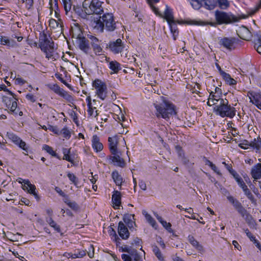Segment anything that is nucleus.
<instances>
[{
	"label": "nucleus",
	"instance_id": "nucleus-1",
	"mask_svg": "<svg viewBox=\"0 0 261 261\" xmlns=\"http://www.w3.org/2000/svg\"><path fill=\"white\" fill-rule=\"evenodd\" d=\"M116 24L113 14L107 13L100 17L96 22L94 28L99 32H103L105 29L107 31L112 32L116 29Z\"/></svg>",
	"mask_w": 261,
	"mask_h": 261
},
{
	"label": "nucleus",
	"instance_id": "nucleus-2",
	"mask_svg": "<svg viewBox=\"0 0 261 261\" xmlns=\"http://www.w3.org/2000/svg\"><path fill=\"white\" fill-rule=\"evenodd\" d=\"M39 46L41 50L45 53L46 58L55 59L54 55V43L44 32L40 33Z\"/></svg>",
	"mask_w": 261,
	"mask_h": 261
},
{
	"label": "nucleus",
	"instance_id": "nucleus-3",
	"mask_svg": "<svg viewBox=\"0 0 261 261\" xmlns=\"http://www.w3.org/2000/svg\"><path fill=\"white\" fill-rule=\"evenodd\" d=\"M157 117L169 119L171 116L176 114L175 106L169 101H164L159 105L154 104Z\"/></svg>",
	"mask_w": 261,
	"mask_h": 261
},
{
	"label": "nucleus",
	"instance_id": "nucleus-4",
	"mask_svg": "<svg viewBox=\"0 0 261 261\" xmlns=\"http://www.w3.org/2000/svg\"><path fill=\"white\" fill-rule=\"evenodd\" d=\"M214 112L222 117L233 118L236 115V109L228 104L227 99L221 100L218 105L214 107Z\"/></svg>",
	"mask_w": 261,
	"mask_h": 261
},
{
	"label": "nucleus",
	"instance_id": "nucleus-5",
	"mask_svg": "<svg viewBox=\"0 0 261 261\" xmlns=\"http://www.w3.org/2000/svg\"><path fill=\"white\" fill-rule=\"evenodd\" d=\"M215 17L216 22L210 23L213 26H215L216 24H228L238 21L237 18L233 15L223 11H215Z\"/></svg>",
	"mask_w": 261,
	"mask_h": 261
},
{
	"label": "nucleus",
	"instance_id": "nucleus-6",
	"mask_svg": "<svg viewBox=\"0 0 261 261\" xmlns=\"http://www.w3.org/2000/svg\"><path fill=\"white\" fill-rule=\"evenodd\" d=\"M102 4L103 3L99 0H92L90 3L85 1L83 3V7L87 11L88 15L100 14L103 12Z\"/></svg>",
	"mask_w": 261,
	"mask_h": 261
},
{
	"label": "nucleus",
	"instance_id": "nucleus-7",
	"mask_svg": "<svg viewBox=\"0 0 261 261\" xmlns=\"http://www.w3.org/2000/svg\"><path fill=\"white\" fill-rule=\"evenodd\" d=\"M192 7L195 10H198L203 7L207 10H213L217 6L216 0H189Z\"/></svg>",
	"mask_w": 261,
	"mask_h": 261
},
{
	"label": "nucleus",
	"instance_id": "nucleus-8",
	"mask_svg": "<svg viewBox=\"0 0 261 261\" xmlns=\"http://www.w3.org/2000/svg\"><path fill=\"white\" fill-rule=\"evenodd\" d=\"M93 87L96 90L98 97L102 100H104L107 97V86L105 83L99 79L95 80L93 82Z\"/></svg>",
	"mask_w": 261,
	"mask_h": 261
},
{
	"label": "nucleus",
	"instance_id": "nucleus-9",
	"mask_svg": "<svg viewBox=\"0 0 261 261\" xmlns=\"http://www.w3.org/2000/svg\"><path fill=\"white\" fill-rule=\"evenodd\" d=\"M239 40L234 37H224L219 41L221 47L229 51L234 50L236 48Z\"/></svg>",
	"mask_w": 261,
	"mask_h": 261
},
{
	"label": "nucleus",
	"instance_id": "nucleus-10",
	"mask_svg": "<svg viewBox=\"0 0 261 261\" xmlns=\"http://www.w3.org/2000/svg\"><path fill=\"white\" fill-rule=\"evenodd\" d=\"M7 136L14 144L18 146L25 152H28V146L27 145L25 142L22 141L18 136L12 132H7Z\"/></svg>",
	"mask_w": 261,
	"mask_h": 261
},
{
	"label": "nucleus",
	"instance_id": "nucleus-11",
	"mask_svg": "<svg viewBox=\"0 0 261 261\" xmlns=\"http://www.w3.org/2000/svg\"><path fill=\"white\" fill-rule=\"evenodd\" d=\"M110 50L115 54L121 53L125 45L121 39H117L116 41H110L108 45Z\"/></svg>",
	"mask_w": 261,
	"mask_h": 261
},
{
	"label": "nucleus",
	"instance_id": "nucleus-12",
	"mask_svg": "<svg viewBox=\"0 0 261 261\" xmlns=\"http://www.w3.org/2000/svg\"><path fill=\"white\" fill-rule=\"evenodd\" d=\"M227 199L238 212L244 217L247 213V211L243 206L241 203L238 199L231 195L227 196Z\"/></svg>",
	"mask_w": 261,
	"mask_h": 261
},
{
	"label": "nucleus",
	"instance_id": "nucleus-13",
	"mask_svg": "<svg viewBox=\"0 0 261 261\" xmlns=\"http://www.w3.org/2000/svg\"><path fill=\"white\" fill-rule=\"evenodd\" d=\"M119 136L114 135L108 138L109 148L112 154H115L118 151L117 145Z\"/></svg>",
	"mask_w": 261,
	"mask_h": 261
},
{
	"label": "nucleus",
	"instance_id": "nucleus-14",
	"mask_svg": "<svg viewBox=\"0 0 261 261\" xmlns=\"http://www.w3.org/2000/svg\"><path fill=\"white\" fill-rule=\"evenodd\" d=\"M123 261H143L142 256L134 249L129 255L123 254L121 255Z\"/></svg>",
	"mask_w": 261,
	"mask_h": 261
},
{
	"label": "nucleus",
	"instance_id": "nucleus-15",
	"mask_svg": "<svg viewBox=\"0 0 261 261\" xmlns=\"http://www.w3.org/2000/svg\"><path fill=\"white\" fill-rule=\"evenodd\" d=\"M221 95L214 94V91H211L207 102V105L209 106H214V107H216V105H218L221 100L224 99L221 97Z\"/></svg>",
	"mask_w": 261,
	"mask_h": 261
},
{
	"label": "nucleus",
	"instance_id": "nucleus-16",
	"mask_svg": "<svg viewBox=\"0 0 261 261\" xmlns=\"http://www.w3.org/2000/svg\"><path fill=\"white\" fill-rule=\"evenodd\" d=\"M50 89L56 94L63 97L67 100L70 101L72 99V97L70 95L56 84L51 85L50 86Z\"/></svg>",
	"mask_w": 261,
	"mask_h": 261
},
{
	"label": "nucleus",
	"instance_id": "nucleus-17",
	"mask_svg": "<svg viewBox=\"0 0 261 261\" xmlns=\"http://www.w3.org/2000/svg\"><path fill=\"white\" fill-rule=\"evenodd\" d=\"M109 58L106 57V61L109 63V68L111 69V74L117 73L121 70V64L116 60L109 61Z\"/></svg>",
	"mask_w": 261,
	"mask_h": 261
},
{
	"label": "nucleus",
	"instance_id": "nucleus-18",
	"mask_svg": "<svg viewBox=\"0 0 261 261\" xmlns=\"http://www.w3.org/2000/svg\"><path fill=\"white\" fill-rule=\"evenodd\" d=\"M118 232L122 239L126 240L129 238V232L128 229L121 221L119 222L118 223Z\"/></svg>",
	"mask_w": 261,
	"mask_h": 261
},
{
	"label": "nucleus",
	"instance_id": "nucleus-19",
	"mask_svg": "<svg viewBox=\"0 0 261 261\" xmlns=\"http://www.w3.org/2000/svg\"><path fill=\"white\" fill-rule=\"evenodd\" d=\"M83 7L79 5H73L72 7V11L80 17L83 19H86L87 17V15H88V13H87V11H85V9H83Z\"/></svg>",
	"mask_w": 261,
	"mask_h": 261
},
{
	"label": "nucleus",
	"instance_id": "nucleus-20",
	"mask_svg": "<svg viewBox=\"0 0 261 261\" xmlns=\"http://www.w3.org/2000/svg\"><path fill=\"white\" fill-rule=\"evenodd\" d=\"M71 33L72 37L77 39L83 36L82 29L78 23H74L73 25L71 26Z\"/></svg>",
	"mask_w": 261,
	"mask_h": 261
},
{
	"label": "nucleus",
	"instance_id": "nucleus-21",
	"mask_svg": "<svg viewBox=\"0 0 261 261\" xmlns=\"http://www.w3.org/2000/svg\"><path fill=\"white\" fill-rule=\"evenodd\" d=\"M113 156H110V159L114 163H116V165L120 167L125 166V163L122 158L120 157L121 153L120 151L116 152L115 154H113Z\"/></svg>",
	"mask_w": 261,
	"mask_h": 261
},
{
	"label": "nucleus",
	"instance_id": "nucleus-22",
	"mask_svg": "<svg viewBox=\"0 0 261 261\" xmlns=\"http://www.w3.org/2000/svg\"><path fill=\"white\" fill-rule=\"evenodd\" d=\"M92 146L96 152H99L103 149V145L100 142V139L96 135L92 137Z\"/></svg>",
	"mask_w": 261,
	"mask_h": 261
},
{
	"label": "nucleus",
	"instance_id": "nucleus-23",
	"mask_svg": "<svg viewBox=\"0 0 261 261\" xmlns=\"http://www.w3.org/2000/svg\"><path fill=\"white\" fill-rule=\"evenodd\" d=\"M156 8L158 9V10H159V9L157 8ZM158 11L161 15L156 14L155 12L154 13L156 15L159 16L161 17H164L168 22L174 20L172 10L170 9L167 5L166 6V10L164 12V15H163V14L161 13L159 11Z\"/></svg>",
	"mask_w": 261,
	"mask_h": 261
},
{
	"label": "nucleus",
	"instance_id": "nucleus-24",
	"mask_svg": "<svg viewBox=\"0 0 261 261\" xmlns=\"http://www.w3.org/2000/svg\"><path fill=\"white\" fill-rule=\"evenodd\" d=\"M251 175L254 180L261 178V163H257L252 168Z\"/></svg>",
	"mask_w": 261,
	"mask_h": 261
},
{
	"label": "nucleus",
	"instance_id": "nucleus-25",
	"mask_svg": "<svg viewBox=\"0 0 261 261\" xmlns=\"http://www.w3.org/2000/svg\"><path fill=\"white\" fill-rule=\"evenodd\" d=\"M121 193L118 191H115L112 196V200L114 208H118L121 204Z\"/></svg>",
	"mask_w": 261,
	"mask_h": 261
},
{
	"label": "nucleus",
	"instance_id": "nucleus-26",
	"mask_svg": "<svg viewBox=\"0 0 261 261\" xmlns=\"http://www.w3.org/2000/svg\"><path fill=\"white\" fill-rule=\"evenodd\" d=\"M188 240L189 243L196 248L199 252L202 253L204 252L203 246L199 244V243L195 239L194 237L192 235H189L188 237Z\"/></svg>",
	"mask_w": 261,
	"mask_h": 261
},
{
	"label": "nucleus",
	"instance_id": "nucleus-27",
	"mask_svg": "<svg viewBox=\"0 0 261 261\" xmlns=\"http://www.w3.org/2000/svg\"><path fill=\"white\" fill-rule=\"evenodd\" d=\"M77 39L80 48L85 53H87L89 49L88 41L84 36Z\"/></svg>",
	"mask_w": 261,
	"mask_h": 261
},
{
	"label": "nucleus",
	"instance_id": "nucleus-28",
	"mask_svg": "<svg viewBox=\"0 0 261 261\" xmlns=\"http://www.w3.org/2000/svg\"><path fill=\"white\" fill-rule=\"evenodd\" d=\"M9 94L12 96V97H9L7 96H4L3 97V101L6 105V107L9 109V107L12 105V103L14 102V100H18L16 97V95L11 91H9Z\"/></svg>",
	"mask_w": 261,
	"mask_h": 261
},
{
	"label": "nucleus",
	"instance_id": "nucleus-29",
	"mask_svg": "<svg viewBox=\"0 0 261 261\" xmlns=\"http://www.w3.org/2000/svg\"><path fill=\"white\" fill-rule=\"evenodd\" d=\"M25 185L22 188L24 190H27L28 192L34 195L36 197H38V195L36 192V187L35 185L32 184L29 180L25 181Z\"/></svg>",
	"mask_w": 261,
	"mask_h": 261
},
{
	"label": "nucleus",
	"instance_id": "nucleus-30",
	"mask_svg": "<svg viewBox=\"0 0 261 261\" xmlns=\"http://www.w3.org/2000/svg\"><path fill=\"white\" fill-rule=\"evenodd\" d=\"M62 151L63 153V160H66L72 164H73L74 156L70 154L71 148L68 149L63 148Z\"/></svg>",
	"mask_w": 261,
	"mask_h": 261
},
{
	"label": "nucleus",
	"instance_id": "nucleus-31",
	"mask_svg": "<svg viewBox=\"0 0 261 261\" xmlns=\"http://www.w3.org/2000/svg\"><path fill=\"white\" fill-rule=\"evenodd\" d=\"M229 171L233 175V177L241 188L246 185L244 182L243 179L236 171L232 169H231V170L229 169Z\"/></svg>",
	"mask_w": 261,
	"mask_h": 261
},
{
	"label": "nucleus",
	"instance_id": "nucleus-32",
	"mask_svg": "<svg viewBox=\"0 0 261 261\" xmlns=\"http://www.w3.org/2000/svg\"><path fill=\"white\" fill-rule=\"evenodd\" d=\"M49 25L50 28L57 29V31L61 32L62 30V25L61 20H56L55 19H51L49 21Z\"/></svg>",
	"mask_w": 261,
	"mask_h": 261
},
{
	"label": "nucleus",
	"instance_id": "nucleus-33",
	"mask_svg": "<svg viewBox=\"0 0 261 261\" xmlns=\"http://www.w3.org/2000/svg\"><path fill=\"white\" fill-rule=\"evenodd\" d=\"M250 102L255 105L258 109L261 110V94H256L252 96L249 97Z\"/></svg>",
	"mask_w": 261,
	"mask_h": 261
},
{
	"label": "nucleus",
	"instance_id": "nucleus-34",
	"mask_svg": "<svg viewBox=\"0 0 261 261\" xmlns=\"http://www.w3.org/2000/svg\"><path fill=\"white\" fill-rule=\"evenodd\" d=\"M168 24L169 25L171 32L172 33V34L173 35V39L174 40H176V37L178 34V32L177 31V27L176 21H175L174 20H172V21H171L170 22H168Z\"/></svg>",
	"mask_w": 261,
	"mask_h": 261
},
{
	"label": "nucleus",
	"instance_id": "nucleus-35",
	"mask_svg": "<svg viewBox=\"0 0 261 261\" xmlns=\"http://www.w3.org/2000/svg\"><path fill=\"white\" fill-rule=\"evenodd\" d=\"M152 251L155 256L160 261H165L163 254L162 253L159 248L155 245H152L151 246Z\"/></svg>",
	"mask_w": 261,
	"mask_h": 261
},
{
	"label": "nucleus",
	"instance_id": "nucleus-36",
	"mask_svg": "<svg viewBox=\"0 0 261 261\" xmlns=\"http://www.w3.org/2000/svg\"><path fill=\"white\" fill-rule=\"evenodd\" d=\"M112 177L115 181V184L117 186L121 185L123 182V178L119 174V172L115 170L112 173Z\"/></svg>",
	"mask_w": 261,
	"mask_h": 261
},
{
	"label": "nucleus",
	"instance_id": "nucleus-37",
	"mask_svg": "<svg viewBox=\"0 0 261 261\" xmlns=\"http://www.w3.org/2000/svg\"><path fill=\"white\" fill-rule=\"evenodd\" d=\"M241 189L243 190L244 194L251 201L252 203H255L256 202V199H255L254 196L251 193L250 190L248 188L246 185L242 187Z\"/></svg>",
	"mask_w": 261,
	"mask_h": 261
},
{
	"label": "nucleus",
	"instance_id": "nucleus-38",
	"mask_svg": "<svg viewBox=\"0 0 261 261\" xmlns=\"http://www.w3.org/2000/svg\"><path fill=\"white\" fill-rule=\"evenodd\" d=\"M142 213L144 215L145 219L148 223H149L153 227L156 228V223L155 220L151 217V216L145 211H143Z\"/></svg>",
	"mask_w": 261,
	"mask_h": 261
},
{
	"label": "nucleus",
	"instance_id": "nucleus-39",
	"mask_svg": "<svg viewBox=\"0 0 261 261\" xmlns=\"http://www.w3.org/2000/svg\"><path fill=\"white\" fill-rule=\"evenodd\" d=\"M249 146L255 148L256 150H259L261 148V139L255 138L250 142H249Z\"/></svg>",
	"mask_w": 261,
	"mask_h": 261
},
{
	"label": "nucleus",
	"instance_id": "nucleus-40",
	"mask_svg": "<svg viewBox=\"0 0 261 261\" xmlns=\"http://www.w3.org/2000/svg\"><path fill=\"white\" fill-rule=\"evenodd\" d=\"M64 202L74 211H77L79 208L78 204L75 201H71L68 197L64 199Z\"/></svg>",
	"mask_w": 261,
	"mask_h": 261
},
{
	"label": "nucleus",
	"instance_id": "nucleus-41",
	"mask_svg": "<svg viewBox=\"0 0 261 261\" xmlns=\"http://www.w3.org/2000/svg\"><path fill=\"white\" fill-rule=\"evenodd\" d=\"M43 149L48 153L52 156L57 158V159L61 160L60 157L53 150V148L47 145H44L42 147Z\"/></svg>",
	"mask_w": 261,
	"mask_h": 261
},
{
	"label": "nucleus",
	"instance_id": "nucleus-42",
	"mask_svg": "<svg viewBox=\"0 0 261 261\" xmlns=\"http://www.w3.org/2000/svg\"><path fill=\"white\" fill-rule=\"evenodd\" d=\"M222 77H223L224 80L230 85H233L237 84V81L231 78V77L228 73H223V75L222 76Z\"/></svg>",
	"mask_w": 261,
	"mask_h": 261
},
{
	"label": "nucleus",
	"instance_id": "nucleus-43",
	"mask_svg": "<svg viewBox=\"0 0 261 261\" xmlns=\"http://www.w3.org/2000/svg\"><path fill=\"white\" fill-rule=\"evenodd\" d=\"M46 222L50 225V227L54 228V229L57 232H60V227L58 225L56 222H55L51 217H48L46 218Z\"/></svg>",
	"mask_w": 261,
	"mask_h": 261
},
{
	"label": "nucleus",
	"instance_id": "nucleus-44",
	"mask_svg": "<svg viewBox=\"0 0 261 261\" xmlns=\"http://www.w3.org/2000/svg\"><path fill=\"white\" fill-rule=\"evenodd\" d=\"M64 8L66 14H67L70 11L72 10V4L71 0H62Z\"/></svg>",
	"mask_w": 261,
	"mask_h": 261
},
{
	"label": "nucleus",
	"instance_id": "nucleus-45",
	"mask_svg": "<svg viewBox=\"0 0 261 261\" xmlns=\"http://www.w3.org/2000/svg\"><path fill=\"white\" fill-rule=\"evenodd\" d=\"M252 36L250 31L247 28H244L243 30V36L241 38L245 40H249Z\"/></svg>",
	"mask_w": 261,
	"mask_h": 261
},
{
	"label": "nucleus",
	"instance_id": "nucleus-46",
	"mask_svg": "<svg viewBox=\"0 0 261 261\" xmlns=\"http://www.w3.org/2000/svg\"><path fill=\"white\" fill-rule=\"evenodd\" d=\"M17 100H14V102L12 103V105L8 109L11 112V114H13L15 115H17L18 112V109H17Z\"/></svg>",
	"mask_w": 261,
	"mask_h": 261
},
{
	"label": "nucleus",
	"instance_id": "nucleus-47",
	"mask_svg": "<svg viewBox=\"0 0 261 261\" xmlns=\"http://www.w3.org/2000/svg\"><path fill=\"white\" fill-rule=\"evenodd\" d=\"M217 3L219 7L222 9H225L229 6V3L227 0H218Z\"/></svg>",
	"mask_w": 261,
	"mask_h": 261
},
{
	"label": "nucleus",
	"instance_id": "nucleus-48",
	"mask_svg": "<svg viewBox=\"0 0 261 261\" xmlns=\"http://www.w3.org/2000/svg\"><path fill=\"white\" fill-rule=\"evenodd\" d=\"M148 3L149 4L151 9L152 10V11L155 12L156 14L161 15L158 9L156 8L155 6L153 5V3H158L160 0H147Z\"/></svg>",
	"mask_w": 261,
	"mask_h": 261
},
{
	"label": "nucleus",
	"instance_id": "nucleus-49",
	"mask_svg": "<svg viewBox=\"0 0 261 261\" xmlns=\"http://www.w3.org/2000/svg\"><path fill=\"white\" fill-rule=\"evenodd\" d=\"M92 46L95 54L99 55L102 50V49L99 44L95 42H93V44H92Z\"/></svg>",
	"mask_w": 261,
	"mask_h": 261
},
{
	"label": "nucleus",
	"instance_id": "nucleus-50",
	"mask_svg": "<svg viewBox=\"0 0 261 261\" xmlns=\"http://www.w3.org/2000/svg\"><path fill=\"white\" fill-rule=\"evenodd\" d=\"M134 217L135 215L134 214H125L123 216V220L126 224L129 223V222H131L132 221V218H134Z\"/></svg>",
	"mask_w": 261,
	"mask_h": 261
},
{
	"label": "nucleus",
	"instance_id": "nucleus-51",
	"mask_svg": "<svg viewBox=\"0 0 261 261\" xmlns=\"http://www.w3.org/2000/svg\"><path fill=\"white\" fill-rule=\"evenodd\" d=\"M135 249L133 248L130 246H128L127 245H124L123 246L120 247V250H121L122 252H125L128 253V255H129L131 252H132L133 250Z\"/></svg>",
	"mask_w": 261,
	"mask_h": 261
},
{
	"label": "nucleus",
	"instance_id": "nucleus-52",
	"mask_svg": "<svg viewBox=\"0 0 261 261\" xmlns=\"http://www.w3.org/2000/svg\"><path fill=\"white\" fill-rule=\"evenodd\" d=\"M0 43L8 46L10 45V40L6 37L0 36Z\"/></svg>",
	"mask_w": 261,
	"mask_h": 261
},
{
	"label": "nucleus",
	"instance_id": "nucleus-53",
	"mask_svg": "<svg viewBox=\"0 0 261 261\" xmlns=\"http://www.w3.org/2000/svg\"><path fill=\"white\" fill-rule=\"evenodd\" d=\"M162 225L165 227L169 232H172L171 228V224L169 222H167L166 221L162 222Z\"/></svg>",
	"mask_w": 261,
	"mask_h": 261
},
{
	"label": "nucleus",
	"instance_id": "nucleus-54",
	"mask_svg": "<svg viewBox=\"0 0 261 261\" xmlns=\"http://www.w3.org/2000/svg\"><path fill=\"white\" fill-rule=\"evenodd\" d=\"M239 146L242 149H247L249 147V141L246 140H244L239 144Z\"/></svg>",
	"mask_w": 261,
	"mask_h": 261
},
{
	"label": "nucleus",
	"instance_id": "nucleus-55",
	"mask_svg": "<svg viewBox=\"0 0 261 261\" xmlns=\"http://www.w3.org/2000/svg\"><path fill=\"white\" fill-rule=\"evenodd\" d=\"M47 128L50 131L56 134H59V130L57 126H53L50 124L48 125Z\"/></svg>",
	"mask_w": 261,
	"mask_h": 261
},
{
	"label": "nucleus",
	"instance_id": "nucleus-56",
	"mask_svg": "<svg viewBox=\"0 0 261 261\" xmlns=\"http://www.w3.org/2000/svg\"><path fill=\"white\" fill-rule=\"evenodd\" d=\"M34 0H25V8L30 10L33 6Z\"/></svg>",
	"mask_w": 261,
	"mask_h": 261
},
{
	"label": "nucleus",
	"instance_id": "nucleus-57",
	"mask_svg": "<svg viewBox=\"0 0 261 261\" xmlns=\"http://www.w3.org/2000/svg\"><path fill=\"white\" fill-rule=\"evenodd\" d=\"M112 231L114 233L113 237H114V240L116 242L117 245L118 246L119 244H120V239L118 237L116 231L114 229H112Z\"/></svg>",
	"mask_w": 261,
	"mask_h": 261
},
{
	"label": "nucleus",
	"instance_id": "nucleus-58",
	"mask_svg": "<svg viewBox=\"0 0 261 261\" xmlns=\"http://www.w3.org/2000/svg\"><path fill=\"white\" fill-rule=\"evenodd\" d=\"M75 251L76 252V254L78 255L79 257L80 258L84 257L86 254V251L83 250L77 249L76 250H75Z\"/></svg>",
	"mask_w": 261,
	"mask_h": 261
},
{
	"label": "nucleus",
	"instance_id": "nucleus-59",
	"mask_svg": "<svg viewBox=\"0 0 261 261\" xmlns=\"http://www.w3.org/2000/svg\"><path fill=\"white\" fill-rule=\"evenodd\" d=\"M67 176L69 180L75 184L76 177V176L72 173H68L67 174Z\"/></svg>",
	"mask_w": 261,
	"mask_h": 261
},
{
	"label": "nucleus",
	"instance_id": "nucleus-60",
	"mask_svg": "<svg viewBox=\"0 0 261 261\" xmlns=\"http://www.w3.org/2000/svg\"><path fill=\"white\" fill-rule=\"evenodd\" d=\"M245 232L247 237L250 239L251 241H255V237L249 231L248 229L245 230Z\"/></svg>",
	"mask_w": 261,
	"mask_h": 261
},
{
	"label": "nucleus",
	"instance_id": "nucleus-61",
	"mask_svg": "<svg viewBox=\"0 0 261 261\" xmlns=\"http://www.w3.org/2000/svg\"><path fill=\"white\" fill-rule=\"evenodd\" d=\"M61 133L64 135L65 137H70V132L66 127L63 128L61 130Z\"/></svg>",
	"mask_w": 261,
	"mask_h": 261
},
{
	"label": "nucleus",
	"instance_id": "nucleus-62",
	"mask_svg": "<svg viewBox=\"0 0 261 261\" xmlns=\"http://www.w3.org/2000/svg\"><path fill=\"white\" fill-rule=\"evenodd\" d=\"M55 190L59 194V195L63 197H64L65 198H66V197H68V196L66 195L64 192L61 189H60L58 187H56L55 188Z\"/></svg>",
	"mask_w": 261,
	"mask_h": 261
},
{
	"label": "nucleus",
	"instance_id": "nucleus-63",
	"mask_svg": "<svg viewBox=\"0 0 261 261\" xmlns=\"http://www.w3.org/2000/svg\"><path fill=\"white\" fill-rule=\"evenodd\" d=\"M139 186L140 187V188L144 190V191H145L146 190V183L143 180H141L139 181Z\"/></svg>",
	"mask_w": 261,
	"mask_h": 261
},
{
	"label": "nucleus",
	"instance_id": "nucleus-64",
	"mask_svg": "<svg viewBox=\"0 0 261 261\" xmlns=\"http://www.w3.org/2000/svg\"><path fill=\"white\" fill-rule=\"evenodd\" d=\"M25 97L28 100L31 101L32 102H34L36 101V98L33 94H28L26 95Z\"/></svg>",
	"mask_w": 261,
	"mask_h": 261
}]
</instances>
